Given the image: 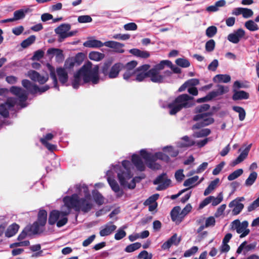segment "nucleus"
<instances>
[{"label": "nucleus", "instance_id": "2eb2a0df", "mask_svg": "<svg viewBox=\"0 0 259 259\" xmlns=\"http://www.w3.org/2000/svg\"><path fill=\"white\" fill-rule=\"evenodd\" d=\"M245 34V31L242 28H239L233 33L229 34L227 38L229 41L233 44H237L240 39L244 36Z\"/></svg>", "mask_w": 259, "mask_h": 259}, {"label": "nucleus", "instance_id": "79ce46f5", "mask_svg": "<svg viewBox=\"0 0 259 259\" xmlns=\"http://www.w3.org/2000/svg\"><path fill=\"white\" fill-rule=\"evenodd\" d=\"M175 63L178 66L183 68H187L190 66L189 61L185 58H178L176 60Z\"/></svg>", "mask_w": 259, "mask_h": 259}, {"label": "nucleus", "instance_id": "c03bdc74", "mask_svg": "<svg viewBox=\"0 0 259 259\" xmlns=\"http://www.w3.org/2000/svg\"><path fill=\"white\" fill-rule=\"evenodd\" d=\"M257 174L256 172L253 171L250 174L249 177L245 181V185L247 186H251L255 181Z\"/></svg>", "mask_w": 259, "mask_h": 259}, {"label": "nucleus", "instance_id": "13d9d810", "mask_svg": "<svg viewBox=\"0 0 259 259\" xmlns=\"http://www.w3.org/2000/svg\"><path fill=\"white\" fill-rule=\"evenodd\" d=\"M198 250V248L197 246H194L192 247H191L190 249L186 250L184 254V256L187 257L191 256V255L195 254Z\"/></svg>", "mask_w": 259, "mask_h": 259}, {"label": "nucleus", "instance_id": "2f4dec72", "mask_svg": "<svg viewBox=\"0 0 259 259\" xmlns=\"http://www.w3.org/2000/svg\"><path fill=\"white\" fill-rule=\"evenodd\" d=\"M108 182L113 191H114L115 193H117L120 191L121 193L119 196H121L123 194V191L122 190L120 191V189L118 183L114 179H111L108 178Z\"/></svg>", "mask_w": 259, "mask_h": 259}, {"label": "nucleus", "instance_id": "4c0bfd02", "mask_svg": "<svg viewBox=\"0 0 259 259\" xmlns=\"http://www.w3.org/2000/svg\"><path fill=\"white\" fill-rule=\"evenodd\" d=\"M233 110L239 113V119L240 121H243L246 116V112L244 109L240 106H234L232 107Z\"/></svg>", "mask_w": 259, "mask_h": 259}, {"label": "nucleus", "instance_id": "a19ab883", "mask_svg": "<svg viewBox=\"0 0 259 259\" xmlns=\"http://www.w3.org/2000/svg\"><path fill=\"white\" fill-rule=\"evenodd\" d=\"M145 176L136 177L133 179L131 182L127 184L126 182V186L124 187H127L130 189H133L136 187V183H139L142 179H144Z\"/></svg>", "mask_w": 259, "mask_h": 259}, {"label": "nucleus", "instance_id": "39448f33", "mask_svg": "<svg viewBox=\"0 0 259 259\" xmlns=\"http://www.w3.org/2000/svg\"><path fill=\"white\" fill-rule=\"evenodd\" d=\"M47 66L49 70L50 71V77L53 80V83L54 84V88L57 89L58 90H59V85L58 84V80L56 76V72L57 74L59 80L60 82L62 84H64L66 83L68 79V73L65 70V68L61 67H58L55 69L50 64L47 63Z\"/></svg>", "mask_w": 259, "mask_h": 259}, {"label": "nucleus", "instance_id": "de8ad7c7", "mask_svg": "<svg viewBox=\"0 0 259 259\" xmlns=\"http://www.w3.org/2000/svg\"><path fill=\"white\" fill-rule=\"evenodd\" d=\"M159 196L158 194L152 195L145 201L143 204L145 206H147L155 203L156 202V200L158 199Z\"/></svg>", "mask_w": 259, "mask_h": 259}, {"label": "nucleus", "instance_id": "a18cd8bd", "mask_svg": "<svg viewBox=\"0 0 259 259\" xmlns=\"http://www.w3.org/2000/svg\"><path fill=\"white\" fill-rule=\"evenodd\" d=\"M141 246V244L140 242H136L127 245L124 249V251L126 252H132Z\"/></svg>", "mask_w": 259, "mask_h": 259}, {"label": "nucleus", "instance_id": "412c9836", "mask_svg": "<svg viewBox=\"0 0 259 259\" xmlns=\"http://www.w3.org/2000/svg\"><path fill=\"white\" fill-rule=\"evenodd\" d=\"M132 162L138 170L140 171L145 170V166L139 155L134 154L132 156Z\"/></svg>", "mask_w": 259, "mask_h": 259}, {"label": "nucleus", "instance_id": "0e129e2a", "mask_svg": "<svg viewBox=\"0 0 259 259\" xmlns=\"http://www.w3.org/2000/svg\"><path fill=\"white\" fill-rule=\"evenodd\" d=\"M259 206V197L253 201L247 207L249 212L252 211Z\"/></svg>", "mask_w": 259, "mask_h": 259}, {"label": "nucleus", "instance_id": "f3484780", "mask_svg": "<svg viewBox=\"0 0 259 259\" xmlns=\"http://www.w3.org/2000/svg\"><path fill=\"white\" fill-rule=\"evenodd\" d=\"M10 92L12 94L18 97L21 102H25L28 98V95L26 91L20 87L13 86L10 88Z\"/></svg>", "mask_w": 259, "mask_h": 259}, {"label": "nucleus", "instance_id": "49530a36", "mask_svg": "<svg viewBox=\"0 0 259 259\" xmlns=\"http://www.w3.org/2000/svg\"><path fill=\"white\" fill-rule=\"evenodd\" d=\"M243 172V170L242 168L238 169L233 172L230 174L228 177V180L229 181H233L239 177H240Z\"/></svg>", "mask_w": 259, "mask_h": 259}, {"label": "nucleus", "instance_id": "a878e982", "mask_svg": "<svg viewBox=\"0 0 259 259\" xmlns=\"http://www.w3.org/2000/svg\"><path fill=\"white\" fill-rule=\"evenodd\" d=\"M129 52L135 56L143 59H147L150 56L149 52L147 51H141L138 49H131Z\"/></svg>", "mask_w": 259, "mask_h": 259}, {"label": "nucleus", "instance_id": "6ab92c4d", "mask_svg": "<svg viewBox=\"0 0 259 259\" xmlns=\"http://www.w3.org/2000/svg\"><path fill=\"white\" fill-rule=\"evenodd\" d=\"M233 92L232 98L233 101L247 100L249 98V93L244 91L233 90Z\"/></svg>", "mask_w": 259, "mask_h": 259}, {"label": "nucleus", "instance_id": "f704fd0d", "mask_svg": "<svg viewBox=\"0 0 259 259\" xmlns=\"http://www.w3.org/2000/svg\"><path fill=\"white\" fill-rule=\"evenodd\" d=\"M30 232H32V233L33 234V229L32 228V226H26L18 235L17 240L19 241H21L25 239L28 233Z\"/></svg>", "mask_w": 259, "mask_h": 259}, {"label": "nucleus", "instance_id": "7c9ffc66", "mask_svg": "<svg viewBox=\"0 0 259 259\" xmlns=\"http://www.w3.org/2000/svg\"><path fill=\"white\" fill-rule=\"evenodd\" d=\"M89 58L94 61H99L105 57V55L96 51H92L89 54Z\"/></svg>", "mask_w": 259, "mask_h": 259}, {"label": "nucleus", "instance_id": "4d7b16f0", "mask_svg": "<svg viewBox=\"0 0 259 259\" xmlns=\"http://www.w3.org/2000/svg\"><path fill=\"white\" fill-rule=\"evenodd\" d=\"M48 54L56 55L58 57L63 56V51L59 49L50 48L47 50Z\"/></svg>", "mask_w": 259, "mask_h": 259}, {"label": "nucleus", "instance_id": "7ed1b4c3", "mask_svg": "<svg viewBox=\"0 0 259 259\" xmlns=\"http://www.w3.org/2000/svg\"><path fill=\"white\" fill-rule=\"evenodd\" d=\"M194 98L186 94L178 96L170 103L167 107L170 109L169 113L170 115H175L183 108H189L194 105L193 101Z\"/></svg>", "mask_w": 259, "mask_h": 259}, {"label": "nucleus", "instance_id": "4be33fe9", "mask_svg": "<svg viewBox=\"0 0 259 259\" xmlns=\"http://www.w3.org/2000/svg\"><path fill=\"white\" fill-rule=\"evenodd\" d=\"M251 144L249 145L245 149L240 153L238 157L232 161L231 163L232 166H235L237 164L242 162L247 156L249 150L251 148Z\"/></svg>", "mask_w": 259, "mask_h": 259}, {"label": "nucleus", "instance_id": "37998d69", "mask_svg": "<svg viewBox=\"0 0 259 259\" xmlns=\"http://www.w3.org/2000/svg\"><path fill=\"white\" fill-rule=\"evenodd\" d=\"M171 64V62L169 60H162L159 64L155 65L152 68L157 71L160 72L164 69V66L167 65L169 67V65Z\"/></svg>", "mask_w": 259, "mask_h": 259}, {"label": "nucleus", "instance_id": "f8f14e48", "mask_svg": "<svg viewBox=\"0 0 259 259\" xmlns=\"http://www.w3.org/2000/svg\"><path fill=\"white\" fill-rule=\"evenodd\" d=\"M71 29V25L69 24H62L55 29V33L58 35V40L59 42H62L65 39L67 31Z\"/></svg>", "mask_w": 259, "mask_h": 259}, {"label": "nucleus", "instance_id": "a211bd4d", "mask_svg": "<svg viewBox=\"0 0 259 259\" xmlns=\"http://www.w3.org/2000/svg\"><path fill=\"white\" fill-rule=\"evenodd\" d=\"M148 77L153 82L162 83L163 82L164 76L160 74V72L151 68L148 71Z\"/></svg>", "mask_w": 259, "mask_h": 259}, {"label": "nucleus", "instance_id": "c756f323", "mask_svg": "<svg viewBox=\"0 0 259 259\" xmlns=\"http://www.w3.org/2000/svg\"><path fill=\"white\" fill-rule=\"evenodd\" d=\"M231 79V76L228 74H217L213 80L214 82L228 83Z\"/></svg>", "mask_w": 259, "mask_h": 259}, {"label": "nucleus", "instance_id": "052dcab7", "mask_svg": "<svg viewBox=\"0 0 259 259\" xmlns=\"http://www.w3.org/2000/svg\"><path fill=\"white\" fill-rule=\"evenodd\" d=\"M225 165V161H222L219 164H218L216 167L213 169L212 171V174L214 176L218 175L220 174V172L222 170L224 165Z\"/></svg>", "mask_w": 259, "mask_h": 259}, {"label": "nucleus", "instance_id": "ea45409f", "mask_svg": "<svg viewBox=\"0 0 259 259\" xmlns=\"http://www.w3.org/2000/svg\"><path fill=\"white\" fill-rule=\"evenodd\" d=\"M210 108V105L207 104H204L195 107L194 109V113L196 114L204 113Z\"/></svg>", "mask_w": 259, "mask_h": 259}, {"label": "nucleus", "instance_id": "1a4fd4ad", "mask_svg": "<svg viewBox=\"0 0 259 259\" xmlns=\"http://www.w3.org/2000/svg\"><path fill=\"white\" fill-rule=\"evenodd\" d=\"M47 221V212L45 209H40L37 214V221L31 225L33 229V234H37L43 232L41 227H44Z\"/></svg>", "mask_w": 259, "mask_h": 259}, {"label": "nucleus", "instance_id": "603ef678", "mask_svg": "<svg viewBox=\"0 0 259 259\" xmlns=\"http://www.w3.org/2000/svg\"><path fill=\"white\" fill-rule=\"evenodd\" d=\"M77 188L79 190V191H81L82 190H83L84 196V197L88 198V199L91 198V195L90 194L89 188L86 185H79V186H77Z\"/></svg>", "mask_w": 259, "mask_h": 259}, {"label": "nucleus", "instance_id": "bf43d9fd", "mask_svg": "<svg viewBox=\"0 0 259 259\" xmlns=\"http://www.w3.org/2000/svg\"><path fill=\"white\" fill-rule=\"evenodd\" d=\"M77 20L80 23H89L92 21V18L89 15H82L78 17Z\"/></svg>", "mask_w": 259, "mask_h": 259}, {"label": "nucleus", "instance_id": "864d4df0", "mask_svg": "<svg viewBox=\"0 0 259 259\" xmlns=\"http://www.w3.org/2000/svg\"><path fill=\"white\" fill-rule=\"evenodd\" d=\"M156 160H150L147 163V166L152 170H158L161 169V166L160 164L156 162Z\"/></svg>", "mask_w": 259, "mask_h": 259}, {"label": "nucleus", "instance_id": "e2e57ef3", "mask_svg": "<svg viewBox=\"0 0 259 259\" xmlns=\"http://www.w3.org/2000/svg\"><path fill=\"white\" fill-rule=\"evenodd\" d=\"M126 232L121 229H119L114 235V238L116 240H119L126 236Z\"/></svg>", "mask_w": 259, "mask_h": 259}, {"label": "nucleus", "instance_id": "6e6d98bb", "mask_svg": "<svg viewBox=\"0 0 259 259\" xmlns=\"http://www.w3.org/2000/svg\"><path fill=\"white\" fill-rule=\"evenodd\" d=\"M198 179L199 177L198 176H195L192 178H189L185 181L183 185L185 187H190L192 185L194 184L195 182H196L198 181Z\"/></svg>", "mask_w": 259, "mask_h": 259}, {"label": "nucleus", "instance_id": "473e14b6", "mask_svg": "<svg viewBox=\"0 0 259 259\" xmlns=\"http://www.w3.org/2000/svg\"><path fill=\"white\" fill-rule=\"evenodd\" d=\"M219 181L220 180L219 178H216L215 180L211 181L210 183L209 184L208 186L205 190L204 192V195L207 196L209 194H210L211 192V191L215 188L217 184L219 182Z\"/></svg>", "mask_w": 259, "mask_h": 259}, {"label": "nucleus", "instance_id": "423d86ee", "mask_svg": "<svg viewBox=\"0 0 259 259\" xmlns=\"http://www.w3.org/2000/svg\"><path fill=\"white\" fill-rule=\"evenodd\" d=\"M131 165V162L128 160H124L122 162V166H118V169L116 171L120 184L123 187L126 186V181L133 176Z\"/></svg>", "mask_w": 259, "mask_h": 259}, {"label": "nucleus", "instance_id": "3c124183", "mask_svg": "<svg viewBox=\"0 0 259 259\" xmlns=\"http://www.w3.org/2000/svg\"><path fill=\"white\" fill-rule=\"evenodd\" d=\"M218 29L215 26H210L206 30V35L207 37L211 38L213 37L217 33Z\"/></svg>", "mask_w": 259, "mask_h": 259}, {"label": "nucleus", "instance_id": "dca6fc26", "mask_svg": "<svg viewBox=\"0 0 259 259\" xmlns=\"http://www.w3.org/2000/svg\"><path fill=\"white\" fill-rule=\"evenodd\" d=\"M15 102L12 100H8L4 103L0 104V114L5 118L9 116V110L15 106Z\"/></svg>", "mask_w": 259, "mask_h": 259}, {"label": "nucleus", "instance_id": "bb28decb", "mask_svg": "<svg viewBox=\"0 0 259 259\" xmlns=\"http://www.w3.org/2000/svg\"><path fill=\"white\" fill-rule=\"evenodd\" d=\"M19 228V225L15 223L12 224L8 227L5 232V236L8 238L14 236L18 232Z\"/></svg>", "mask_w": 259, "mask_h": 259}, {"label": "nucleus", "instance_id": "f03ea898", "mask_svg": "<svg viewBox=\"0 0 259 259\" xmlns=\"http://www.w3.org/2000/svg\"><path fill=\"white\" fill-rule=\"evenodd\" d=\"M63 202L70 211L71 209L73 208L76 211L81 210L84 213H87L90 211L93 206L91 198H80L76 194H73L70 196H65L63 198Z\"/></svg>", "mask_w": 259, "mask_h": 259}, {"label": "nucleus", "instance_id": "cd10ccee", "mask_svg": "<svg viewBox=\"0 0 259 259\" xmlns=\"http://www.w3.org/2000/svg\"><path fill=\"white\" fill-rule=\"evenodd\" d=\"M116 228V226L114 225H106L104 228L100 231V235L102 237L108 236L113 232Z\"/></svg>", "mask_w": 259, "mask_h": 259}, {"label": "nucleus", "instance_id": "09e8293b", "mask_svg": "<svg viewBox=\"0 0 259 259\" xmlns=\"http://www.w3.org/2000/svg\"><path fill=\"white\" fill-rule=\"evenodd\" d=\"M141 156L145 160L147 163L150 160H152L153 154L148 152L145 149H142L140 152Z\"/></svg>", "mask_w": 259, "mask_h": 259}, {"label": "nucleus", "instance_id": "9d476101", "mask_svg": "<svg viewBox=\"0 0 259 259\" xmlns=\"http://www.w3.org/2000/svg\"><path fill=\"white\" fill-rule=\"evenodd\" d=\"M84 59V54L78 53L74 57H69L65 60L64 68L67 70H71L75 66H79L82 63Z\"/></svg>", "mask_w": 259, "mask_h": 259}, {"label": "nucleus", "instance_id": "c9c22d12", "mask_svg": "<svg viewBox=\"0 0 259 259\" xmlns=\"http://www.w3.org/2000/svg\"><path fill=\"white\" fill-rule=\"evenodd\" d=\"M157 159L162 160L166 162L169 161V157L168 155L161 152H156L152 156V160H157Z\"/></svg>", "mask_w": 259, "mask_h": 259}, {"label": "nucleus", "instance_id": "69168bd1", "mask_svg": "<svg viewBox=\"0 0 259 259\" xmlns=\"http://www.w3.org/2000/svg\"><path fill=\"white\" fill-rule=\"evenodd\" d=\"M44 56V52L41 50L35 51L33 56L32 57V60H39Z\"/></svg>", "mask_w": 259, "mask_h": 259}, {"label": "nucleus", "instance_id": "5701e85b", "mask_svg": "<svg viewBox=\"0 0 259 259\" xmlns=\"http://www.w3.org/2000/svg\"><path fill=\"white\" fill-rule=\"evenodd\" d=\"M181 208L180 206L174 207L170 212V217L171 220L173 222L181 223L182 221L183 217L182 215H180Z\"/></svg>", "mask_w": 259, "mask_h": 259}, {"label": "nucleus", "instance_id": "f257e3e1", "mask_svg": "<svg viewBox=\"0 0 259 259\" xmlns=\"http://www.w3.org/2000/svg\"><path fill=\"white\" fill-rule=\"evenodd\" d=\"M92 62L88 61L74 74L72 86L74 89L83 84L91 82L97 84L99 82V67L95 65L92 68Z\"/></svg>", "mask_w": 259, "mask_h": 259}, {"label": "nucleus", "instance_id": "393cba45", "mask_svg": "<svg viewBox=\"0 0 259 259\" xmlns=\"http://www.w3.org/2000/svg\"><path fill=\"white\" fill-rule=\"evenodd\" d=\"M229 206L230 207H234V208L232 210V214L234 215H236L240 213L244 208L243 204L239 203L238 201H237L236 200L232 201L229 203Z\"/></svg>", "mask_w": 259, "mask_h": 259}, {"label": "nucleus", "instance_id": "5fc2aeb1", "mask_svg": "<svg viewBox=\"0 0 259 259\" xmlns=\"http://www.w3.org/2000/svg\"><path fill=\"white\" fill-rule=\"evenodd\" d=\"M215 42L213 39H210L205 44V50L207 52H211L214 49Z\"/></svg>", "mask_w": 259, "mask_h": 259}, {"label": "nucleus", "instance_id": "ddd939ff", "mask_svg": "<svg viewBox=\"0 0 259 259\" xmlns=\"http://www.w3.org/2000/svg\"><path fill=\"white\" fill-rule=\"evenodd\" d=\"M27 75L32 80L35 82L37 81L40 84H44L49 79L48 74L46 76H42L38 72L33 70H30L28 71Z\"/></svg>", "mask_w": 259, "mask_h": 259}, {"label": "nucleus", "instance_id": "20e7f679", "mask_svg": "<svg viewBox=\"0 0 259 259\" xmlns=\"http://www.w3.org/2000/svg\"><path fill=\"white\" fill-rule=\"evenodd\" d=\"M83 45L85 47L90 48H99L105 46L114 49L116 53H123L124 52V50L122 49L124 47L123 44L112 40L107 41L103 43L97 39L88 40L85 41Z\"/></svg>", "mask_w": 259, "mask_h": 259}, {"label": "nucleus", "instance_id": "680f3d73", "mask_svg": "<svg viewBox=\"0 0 259 259\" xmlns=\"http://www.w3.org/2000/svg\"><path fill=\"white\" fill-rule=\"evenodd\" d=\"M146 77H148V71L146 72H139L137 74L135 80L140 82L144 80Z\"/></svg>", "mask_w": 259, "mask_h": 259}, {"label": "nucleus", "instance_id": "aec40b11", "mask_svg": "<svg viewBox=\"0 0 259 259\" xmlns=\"http://www.w3.org/2000/svg\"><path fill=\"white\" fill-rule=\"evenodd\" d=\"M217 87V90L209 92L212 99L226 94L229 91V88L228 86L218 84Z\"/></svg>", "mask_w": 259, "mask_h": 259}, {"label": "nucleus", "instance_id": "58836bf2", "mask_svg": "<svg viewBox=\"0 0 259 259\" xmlns=\"http://www.w3.org/2000/svg\"><path fill=\"white\" fill-rule=\"evenodd\" d=\"M36 37L34 35H31L26 39L22 41L21 46L23 48H26L31 44H32L35 40Z\"/></svg>", "mask_w": 259, "mask_h": 259}, {"label": "nucleus", "instance_id": "9b49d317", "mask_svg": "<svg viewBox=\"0 0 259 259\" xmlns=\"http://www.w3.org/2000/svg\"><path fill=\"white\" fill-rule=\"evenodd\" d=\"M166 174L162 173L158 176L154 181V185L159 184L156 188L158 191L164 190L167 188L170 184L171 181L169 179L166 178Z\"/></svg>", "mask_w": 259, "mask_h": 259}, {"label": "nucleus", "instance_id": "338daca9", "mask_svg": "<svg viewBox=\"0 0 259 259\" xmlns=\"http://www.w3.org/2000/svg\"><path fill=\"white\" fill-rule=\"evenodd\" d=\"M211 133V131L208 128H204L202 129L198 132L196 133L197 137H206L209 135Z\"/></svg>", "mask_w": 259, "mask_h": 259}, {"label": "nucleus", "instance_id": "c85d7f7f", "mask_svg": "<svg viewBox=\"0 0 259 259\" xmlns=\"http://www.w3.org/2000/svg\"><path fill=\"white\" fill-rule=\"evenodd\" d=\"M92 194L94 201L98 205H101L104 203L103 196L98 190H93Z\"/></svg>", "mask_w": 259, "mask_h": 259}, {"label": "nucleus", "instance_id": "0eeeda50", "mask_svg": "<svg viewBox=\"0 0 259 259\" xmlns=\"http://www.w3.org/2000/svg\"><path fill=\"white\" fill-rule=\"evenodd\" d=\"M212 112H207L194 115L193 117V121L198 122L192 126V129L193 130H198L214 123V119L212 117Z\"/></svg>", "mask_w": 259, "mask_h": 259}, {"label": "nucleus", "instance_id": "72a5a7b5", "mask_svg": "<svg viewBox=\"0 0 259 259\" xmlns=\"http://www.w3.org/2000/svg\"><path fill=\"white\" fill-rule=\"evenodd\" d=\"M22 84L24 88L27 90L31 94H34V86L35 84L32 83L28 79H23L22 81Z\"/></svg>", "mask_w": 259, "mask_h": 259}, {"label": "nucleus", "instance_id": "774afa93", "mask_svg": "<svg viewBox=\"0 0 259 259\" xmlns=\"http://www.w3.org/2000/svg\"><path fill=\"white\" fill-rule=\"evenodd\" d=\"M175 178L177 181L179 182H181L185 177V175L183 174V169H180L176 171L175 172Z\"/></svg>", "mask_w": 259, "mask_h": 259}, {"label": "nucleus", "instance_id": "6e6552de", "mask_svg": "<svg viewBox=\"0 0 259 259\" xmlns=\"http://www.w3.org/2000/svg\"><path fill=\"white\" fill-rule=\"evenodd\" d=\"M123 67V64L121 63H115L111 67V63L105 62L101 68V72L109 78H115L118 76L119 72Z\"/></svg>", "mask_w": 259, "mask_h": 259}, {"label": "nucleus", "instance_id": "4468645a", "mask_svg": "<svg viewBox=\"0 0 259 259\" xmlns=\"http://www.w3.org/2000/svg\"><path fill=\"white\" fill-rule=\"evenodd\" d=\"M70 213L69 209L67 211H60L57 210H53L50 213L48 223L50 225H54L58 222L59 218L60 217L67 216Z\"/></svg>", "mask_w": 259, "mask_h": 259}, {"label": "nucleus", "instance_id": "e433bc0d", "mask_svg": "<svg viewBox=\"0 0 259 259\" xmlns=\"http://www.w3.org/2000/svg\"><path fill=\"white\" fill-rule=\"evenodd\" d=\"M29 9H27L25 10L20 9L16 11L14 13L13 19H15V20H18L23 19L25 16V13H27Z\"/></svg>", "mask_w": 259, "mask_h": 259}, {"label": "nucleus", "instance_id": "b1692460", "mask_svg": "<svg viewBox=\"0 0 259 259\" xmlns=\"http://www.w3.org/2000/svg\"><path fill=\"white\" fill-rule=\"evenodd\" d=\"M248 225V223L246 221H243L237 228L236 232L238 234H241L240 235V238H243L247 236L249 233V230L247 229Z\"/></svg>", "mask_w": 259, "mask_h": 259}, {"label": "nucleus", "instance_id": "8fccbe9b", "mask_svg": "<svg viewBox=\"0 0 259 259\" xmlns=\"http://www.w3.org/2000/svg\"><path fill=\"white\" fill-rule=\"evenodd\" d=\"M245 26L247 29L252 31H256L258 29L257 25L251 20L246 21Z\"/></svg>", "mask_w": 259, "mask_h": 259}]
</instances>
